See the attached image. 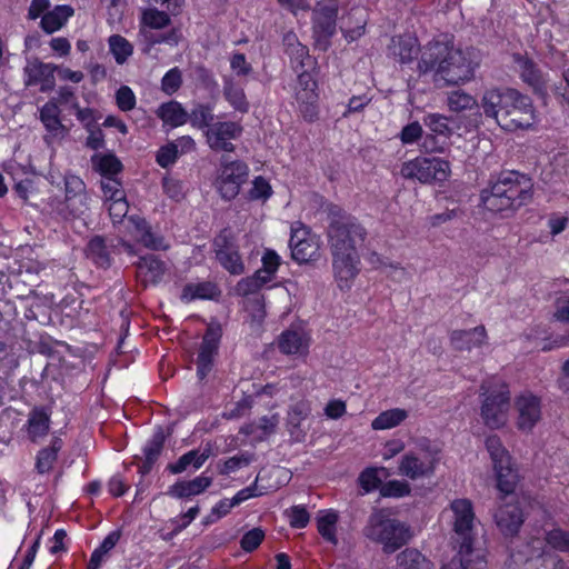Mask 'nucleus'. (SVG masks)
Listing matches in <instances>:
<instances>
[{"instance_id":"19","label":"nucleus","mask_w":569,"mask_h":569,"mask_svg":"<svg viewBox=\"0 0 569 569\" xmlns=\"http://www.w3.org/2000/svg\"><path fill=\"white\" fill-rule=\"evenodd\" d=\"M338 6L333 0H323L316 4L312 20L316 36H333Z\"/></svg>"},{"instance_id":"38","label":"nucleus","mask_w":569,"mask_h":569,"mask_svg":"<svg viewBox=\"0 0 569 569\" xmlns=\"http://www.w3.org/2000/svg\"><path fill=\"white\" fill-rule=\"evenodd\" d=\"M497 475V488L505 495H510L515 491L519 477L517 471L511 466V460L508 463H502L495 467Z\"/></svg>"},{"instance_id":"4","label":"nucleus","mask_w":569,"mask_h":569,"mask_svg":"<svg viewBox=\"0 0 569 569\" xmlns=\"http://www.w3.org/2000/svg\"><path fill=\"white\" fill-rule=\"evenodd\" d=\"M363 535L381 543L386 553L395 552L411 539L410 527L396 518H390L385 510L370 515Z\"/></svg>"},{"instance_id":"20","label":"nucleus","mask_w":569,"mask_h":569,"mask_svg":"<svg viewBox=\"0 0 569 569\" xmlns=\"http://www.w3.org/2000/svg\"><path fill=\"white\" fill-rule=\"evenodd\" d=\"M536 121L537 114L532 100L530 97L526 96L509 117H503L500 128L506 131H516L518 129L527 130L532 128Z\"/></svg>"},{"instance_id":"60","label":"nucleus","mask_w":569,"mask_h":569,"mask_svg":"<svg viewBox=\"0 0 569 569\" xmlns=\"http://www.w3.org/2000/svg\"><path fill=\"white\" fill-rule=\"evenodd\" d=\"M359 483L366 493L371 492L376 489L380 490L382 482L378 476V469H365L359 476Z\"/></svg>"},{"instance_id":"27","label":"nucleus","mask_w":569,"mask_h":569,"mask_svg":"<svg viewBox=\"0 0 569 569\" xmlns=\"http://www.w3.org/2000/svg\"><path fill=\"white\" fill-rule=\"evenodd\" d=\"M56 212L64 220L81 218L90 210V197L88 193L77 197H64L58 202Z\"/></svg>"},{"instance_id":"6","label":"nucleus","mask_w":569,"mask_h":569,"mask_svg":"<svg viewBox=\"0 0 569 569\" xmlns=\"http://www.w3.org/2000/svg\"><path fill=\"white\" fill-rule=\"evenodd\" d=\"M481 390V418L491 429H498L507 422L510 409V391L506 383L483 382Z\"/></svg>"},{"instance_id":"55","label":"nucleus","mask_w":569,"mask_h":569,"mask_svg":"<svg viewBox=\"0 0 569 569\" xmlns=\"http://www.w3.org/2000/svg\"><path fill=\"white\" fill-rule=\"evenodd\" d=\"M448 140L431 132L423 133L420 149L425 153H443L448 148Z\"/></svg>"},{"instance_id":"2","label":"nucleus","mask_w":569,"mask_h":569,"mask_svg":"<svg viewBox=\"0 0 569 569\" xmlns=\"http://www.w3.org/2000/svg\"><path fill=\"white\" fill-rule=\"evenodd\" d=\"M480 63V53L473 48H456L450 40L432 39L423 46L419 62L421 72L433 71L448 84L470 81Z\"/></svg>"},{"instance_id":"63","label":"nucleus","mask_w":569,"mask_h":569,"mask_svg":"<svg viewBox=\"0 0 569 569\" xmlns=\"http://www.w3.org/2000/svg\"><path fill=\"white\" fill-rule=\"evenodd\" d=\"M263 538V530L260 528H253L242 536L240 540V546L244 551L251 552L260 546Z\"/></svg>"},{"instance_id":"31","label":"nucleus","mask_w":569,"mask_h":569,"mask_svg":"<svg viewBox=\"0 0 569 569\" xmlns=\"http://www.w3.org/2000/svg\"><path fill=\"white\" fill-rule=\"evenodd\" d=\"M164 433L162 429H158L152 437L147 441L143 447L144 460L139 467L141 475H147L151 471L153 463L158 460L164 445Z\"/></svg>"},{"instance_id":"52","label":"nucleus","mask_w":569,"mask_h":569,"mask_svg":"<svg viewBox=\"0 0 569 569\" xmlns=\"http://www.w3.org/2000/svg\"><path fill=\"white\" fill-rule=\"evenodd\" d=\"M253 460V455L250 452H240L229 459L224 460L222 463L218 465L219 473L227 476L231 472L239 470L242 467L249 466Z\"/></svg>"},{"instance_id":"54","label":"nucleus","mask_w":569,"mask_h":569,"mask_svg":"<svg viewBox=\"0 0 569 569\" xmlns=\"http://www.w3.org/2000/svg\"><path fill=\"white\" fill-rule=\"evenodd\" d=\"M410 492V485L403 480H389L380 487V496L385 498H402L409 496Z\"/></svg>"},{"instance_id":"51","label":"nucleus","mask_w":569,"mask_h":569,"mask_svg":"<svg viewBox=\"0 0 569 569\" xmlns=\"http://www.w3.org/2000/svg\"><path fill=\"white\" fill-rule=\"evenodd\" d=\"M141 23L151 29H162L170 23L168 12L160 11L157 8L144 9L141 13Z\"/></svg>"},{"instance_id":"25","label":"nucleus","mask_w":569,"mask_h":569,"mask_svg":"<svg viewBox=\"0 0 569 569\" xmlns=\"http://www.w3.org/2000/svg\"><path fill=\"white\" fill-rule=\"evenodd\" d=\"M212 485V478L203 473L192 480H181L169 487L167 495L176 499H187L204 492Z\"/></svg>"},{"instance_id":"64","label":"nucleus","mask_w":569,"mask_h":569,"mask_svg":"<svg viewBox=\"0 0 569 569\" xmlns=\"http://www.w3.org/2000/svg\"><path fill=\"white\" fill-rule=\"evenodd\" d=\"M178 158L179 151L176 149L173 143L169 142L158 150L156 160L161 168H168L172 166Z\"/></svg>"},{"instance_id":"62","label":"nucleus","mask_w":569,"mask_h":569,"mask_svg":"<svg viewBox=\"0 0 569 569\" xmlns=\"http://www.w3.org/2000/svg\"><path fill=\"white\" fill-rule=\"evenodd\" d=\"M272 193L270 183L262 177H256L252 181V188L249 191L251 200L266 201Z\"/></svg>"},{"instance_id":"3","label":"nucleus","mask_w":569,"mask_h":569,"mask_svg":"<svg viewBox=\"0 0 569 569\" xmlns=\"http://www.w3.org/2000/svg\"><path fill=\"white\" fill-rule=\"evenodd\" d=\"M483 207L492 212L515 211L531 202L533 197L532 179L516 170L500 172L481 191Z\"/></svg>"},{"instance_id":"1","label":"nucleus","mask_w":569,"mask_h":569,"mask_svg":"<svg viewBox=\"0 0 569 569\" xmlns=\"http://www.w3.org/2000/svg\"><path fill=\"white\" fill-rule=\"evenodd\" d=\"M328 214L327 238L333 276L341 290L350 289L360 271L359 251L368 238V230L358 218L337 206H331Z\"/></svg>"},{"instance_id":"41","label":"nucleus","mask_w":569,"mask_h":569,"mask_svg":"<svg viewBox=\"0 0 569 569\" xmlns=\"http://www.w3.org/2000/svg\"><path fill=\"white\" fill-rule=\"evenodd\" d=\"M408 412L405 409L395 408L381 412L371 422L373 430H386L399 426L406 418Z\"/></svg>"},{"instance_id":"23","label":"nucleus","mask_w":569,"mask_h":569,"mask_svg":"<svg viewBox=\"0 0 569 569\" xmlns=\"http://www.w3.org/2000/svg\"><path fill=\"white\" fill-rule=\"evenodd\" d=\"M311 413L310 402L300 400L289 407L287 415V429L290 437L296 442H301L306 438V431L301 428V423Z\"/></svg>"},{"instance_id":"36","label":"nucleus","mask_w":569,"mask_h":569,"mask_svg":"<svg viewBox=\"0 0 569 569\" xmlns=\"http://www.w3.org/2000/svg\"><path fill=\"white\" fill-rule=\"evenodd\" d=\"M157 114L166 124L173 128L184 124L189 119V113L177 101L162 103Z\"/></svg>"},{"instance_id":"16","label":"nucleus","mask_w":569,"mask_h":569,"mask_svg":"<svg viewBox=\"0 0 569 569\" xmlns=\"http://www.w3.org/2000/svg\"><path fill=\"white\" fill-rule=\"evenodd\" d=\"M509 88H491L483 92L480 107L487 118H492L500 127L503 121V114L507 110L509 100Z\"/></svg>"},{"instance_id":"40","label":"nucleus","mask_w":569,"mask_h":569,"mask_svg":"<svg viewBox=\"0 0 569 569\" xmlns=\"http://www.w3.org/2000/svg\"><path fill=\"white\" fill-rule=\"evenodd\" d=\"M91 163L102 178L114 177L122 169L121 162L113 154L96 153L91 157Z\"/></svg>"},{"instance_id":"61","label":"nucleus","mask_w":569,"mask_h":569,"mask_svg":"<svg viewBox=\"0 0 569 569\" xmlns=\"http://www.w3.org/2000/svg\"><path fill=\"white\" fill-rule=\"evenodd\" d=\"M101 189L106 198V202L126 196L121 182L114 177L102 178Z\"/></svg>"},{"instance_id":"30","label":"nucleus","mask_w":569,"mask_h":569,"mask_svg":"<svg viewBox=\"0 0 569 569\" xmlns=\"http://www.w3.org/2000/svg\"><path fill=\"white\" fill-rule=\"evenodd\" d=\"M284 47L296 72L313 64L307 46L302 44L298 38H284Z\"/></svg>"},{"instance_id":"42","label":"nucleus","mask_w":569,"mask_h":569,"mask_svg":"<svg viewBox=\"0 0 569 569\" xmlns=\"http://www.w3.org/2000/svg\"><path fill=\"white\" fill-rule=\"evenodd\" d=\"M307 348L306 339L302 333L295 330H287L281 333L279 339V349L287 355L302 353Z\"/></svg>"},{"instance_id":"45","label":"nucleus","mask_w":569,"mask_h":569,"mask_svg":"<svg viewBox=\"0 0 569 569\" xmlns=\"http://www.w3.org/2000/svg\"><path fill=\"white\" fill-rule=\"evenodd\" d=\"M476 106L477 100L475 97L463 90H452L447 96V107L452 112L470 110Z\"/></svg>"},{"instance_id":"53","label":"nucleus","mask_w":569,"mask_h":569,"mask_svg":"<svg viewBox=\"0 0 569 569\" xmlns=\"http://www.w3.org/2000/svg\"><path fill=\"white\" fill-rule=\"evenodd\" d=\"M486 448L493 461V467L508 463L511 460L500 438L497 436H490L486 439Z\"/></svg>"},{"instance_id":"21","label":"nucleus","mask_w":569,"mask_h":569,"mask_svg":"<svg viewBox=\"0 0 569 569\" xmlns=\"http://www.w3.org/2000/svg\"><path fill=\"white\" fill-rule=\"evenodd\" d=\"M51 423V411L46 407H34L28 413L24 425L28 439L38 443L48 436Z\"/></svg>"},{"instance_id":"34","label":"nucleus","mask_w":569,"mask_h":569,"mask_svg":"<svg viewBox=\"0 0 569 569\" xmlns=\"http://www.w3.org/2000/svg\"><path fill=\"white\" fill-rule=\"evenodd\" d=\"M137 268L140 274L144 276L146 281L152 283L160 281L166 272V263L154 254L140 257Z\"/></svg>"},{"instance_id":"9","label":"nucleus","mask_w":569,"mask_h":569,"mask_svg":"<svg viewBox=\"0 0 569 569\" xmlns=\"http://www.w3.org/2000/svg\"><path fill=\"white\" fill-rule=\"evenodd\" d=\"M249 176V167L241 160H230L229 157L222 156L220 159V168L216 180V186L226 200L234 199L240 191L241 186L247 181Z\"/></svg>"},{"instance_id":"14","label":"nucleus","mask_w":569,"mask_h":569,"mask_svg":"<svg viewBox=\"0 0 569 569\" xmlns=\"http://www.w3.org/2000/svg\"><path fill=\"white\" fill-rule=\"evenodd\" d=\"M127 229L137 242L150 250H167L169 248L164 237L153 232L146 219L139 216L128 218Z\"/></svg>"},{"instance_id":"26","label":"nucleus","mask_w":569,"mask_h":569,"mask_svg":"<svg viewBox=\"0 0 569 569\" xmlns=\"http://www.w3.org/2000/svg\"><path fill=\"white\" fill-rule=\"evenodd\" d=\"M63 447V440L60 437H52L50 443L41 448L34 458V470L39 475H47L58 460V455Z\"/></svg>"},{"instance_id":"29","label":"nucleus","mask_w":569,"mask_h":569,"mask_svg":"<svg viewBox=\"0 0 569 569\" xmlns=\"http://www.w3.org/2000/svg\"><path fill=\"white\" fill-rule=\"evenodd\" d=\"M487 333L483 326H478L470 330H455L451 332L450 341L457 350H468L482 346Z\"/></svg>"},{"instance_id":"37","label":"nucleus","mask_w":569,"mask_h":569,"mask_svg":"<svg viewBox=\"0 0 569 569\" xmlns=\"http://www.w3.org/2000/svg\"><path fill=\"white\" fill-rule=\"evenodd\" d=\"M218 292L217 286L209 281L188 283L182 289L181 299L187 302L196 299H213Z\"/></svg>"},{"instance_id":"35","label":"nucleus","mask_w":569,"mask_h":569,"mask_svg":"<svg viewBox=\"0 0 569 569\" xmlns=\"http://www.w3.org/2000/svg\"><path fill=\"white\" fill-rule=\"evenodd\" d=\"M396 562V569H432V562L416 548L402 550Z\"/></svg>"},{"instance_id":"8","label":"nucleus","mask_w":569,"mask_h":569,"mask_svg":"<svg viewBox=\"0 0 569 569\" xmlns=\"http://www.w3.org/2000/svg\"><path fill=\"white\" fill-rule=\"evenodd\" d=\"M400 174L421 183L443 182L450 174V163L441 158L417 157L402 163Z\"/></svg>"},{"instance_id":"47","label":"nucleus","mask_w":569,"mask_h":569,"mask_svg":"<svg viewBox=\"0 0 569 569\" xmlns=\"http://www.w3.org/2000/svg\"><path fill=\"white\" fill-rule=\"evenodd\" d=\"M398 48V52L395 50V53L399 56L401 62H409L419 53L422 54L423 47L420 48V43L418 42V38H398V43L395 44V49Z\"/></svg>"},{"instance_id":"50","label":"nucleus","mask_w":569,"mask_h":569,"mask_svg":"<svg viewBox=\"0 0 569 569\" xmlns=\"http://www.w3.org/2000/svg\"><path fill=\"white\" fill-rule=\"evenodd\" d=\"M109 51L118 64H123L132 56L133 46L126 38H109Z\"/></svg>"},{"instance_id":"49","label":"nucleus","mask_w":569,"mask_h":569,"mask_svg":"<svg viewBox=\"0 0 569 569\" xmlns=\"http://www.w3.org/2000/svg\"><path fill=\"white\" fill-rule=\"evenodd\" d=\"M191 124L198 129H208L214 120L213 110L209 104H198L189 114Z\"/></svg>"},{"instance_id":"33","label":"nucleus","mask_w":569,"mask_h":569,"mask_svg":"<svg viewBox=\"0 0 569 569\" xmlns=\"http://www.w3.org/2000/svg\"><path fill=\"white\" fill-rule=\"evenodd\" d=\"M451 121V118L438 112L426 113L422 118V124L428 131L442 137L443 140H449L455 133Z\"/></svg>"},{"instance_id":"17","label":"nucleus","mask_w":569,"mask_h":569,"mask_svg":"<svg viewBox=\"0 0 569 569\" xmlns=\"http://www.w3.org/2000/svg\"><path fill=\"white\" fill-rule=\"evenodd\" d=\"M289 246L291 256L298 263H305L313 259L318 253V243L306 228L292 230Z\"/></svg>"},{"instance_id":"39","label":"nucleus","mask_w":569,"mask_h":569,"mask_svg":"<svg viewBox=\"0 0 569 569\" xmlns=\"http://www.w3.org/2000/svg\"><path fill=\"white\" fill-rule=\"evenodd\" d=\"M223 97L234 110L241 113H247L249 111V102L246 98L243 88L234 83L232 80L224 81Z\"/></svg>"},{"instance_id":"28","label":"nucleus","mask_w":569,"mask_h":569,"mask_svg":"<svg viewBox=\"0 0 569 569\" xmlns=\"http://www.w3.org/2000/svg\"><path fill=\"white\" fill-rule=\"evenodd\" d=\"M112 244L108 243L107 238L102 236L92 237L86 247V257L91 260L97 267L107 269L111 266V249Z\"/></svg>"},{"instance_id":"11","label":"nucleus","mask_w":569,"mask_h":569,"mask_svg":"<svg viewBox=\"0 0 569 569\" xmlns=\"http://www.w3.org/2000/svg\"><path fill=\"white\" fill-rule=\"evenodd\" d=\"M221 335V327L219 325L208 326L196 359L197 376L199 380L206 379L214 367Z\"/></svg>"},{"instance_id":"43","label":"nucleus","mask_w":569,"mask_h":569,"mask_svg":"<svg viewBox=\"0 0 569 569\" xmlns=\"http://www.w3.org/2000/svg\"><path fill=\"white\" fill-rule=\"evenodd\" d=\"M338 515L335 511H327L317 518V528L321 537L332 545L338 543L336 525Z\"/></svg>"},{"instance_id":"44","label":"nucleus","mask_w":569,"mask_h":569,"mask_svg":"<svg viewBox=\"0 0 569 569\" xmlns=\"http://www.w3.org/2000/svg\"><path fill=\"white\" fill-rule=\"evenodd\" d=\"M200 460L201 457L198 456V449H192L179 457L176 462L169 463L167 466V470L172 475L182 473L189 468L198 470L203 466Z\"/></svg>"},{"instance_id":"32","label":"nucleus","mask_w":569,"mask_h":569,"mask_svg":"<svg viewBox=\"0 0 569 569\" xmlns=\"http://www.w3.org/2000/svg\"><path fill=\"white\" fill-rule=\"evenodd\" d=\"M74 10L71 6L61 4L56 6L52 10L46 12L41 18V27L44 32L53 33L61 29V27L72 17Z\"/></svg>"},{"instance_id":"56","label":"nucleus","mask_w":569,"mask_h":569,"mask_svg":"<svg viewBox=\"0 0 569 569\" xmlns=\"http://www.w3.org/2000/svg\"><path fill=\"white\" fill-rule=\"evenodd\" d=\"M162 189L163 192L173 201H180L184 198L186 190L184 184L181 180L171 177L164 176L162 178Z\"/></svg>"},{"instance_id":"22","label":"nucleus","mask_w":569,"mask_h":569,"mask_svg":"<svg viewBox=\"0 0 569 569\" xmlns=\"http://www.w3.org/2000/svg\"><path fill=\"white\" fill-rule=\"evenodd\" d=\"M497 527L505 536H515L523 523V513L519 505L505 503L495 513Z\"/></svg>"},{"instance_id":"5","label":"nucleus","mask_w":569,"mask_h":569,"mask_svg":"<svg viewBox=\"0 0 569 569\" xmlns=\"http://www.w3.org/2000/svg\"><path fill=\"white\" fill-rule=\"evenodd\" d=\"M450 510L453 515L455 541L459 543L458 557L451 560H463L468 565L473 566L476 565L477 557H481L485 560L482 555L479 552L475 553L472 549L475 521L472 502L466 498L455 499L450 503Z\"/></svg>"},{"instance_id":"59","label":"nucleus","mask_w":569,"mask_h":569,"mask_svg":"<svg viewBox=\"0 0 569 569\" xmlns=\"http://www.w3.org/2000/svg\"><path fill=\"white\" fill-rule=\"evenodd\" d=\"M108 211L113 223L122 222L123 218L127 217L129 204L126 196L107 201Z\"/></svg>"},{"instance_id":"48","label":"nucleus","mask_w":569,"mask_h":569,"mask_svg":"<svg viewBox=\"0 0 569 569\" xmlns=\"http://www.w3.org/2000/svg\"><path fill=\"white\" fill-rule=\"evenodd\" d=\"M545 541L551 549L569 553V531L555 527L545 532Z\"/></svg>"},{"instance_id":"18","label":"nucleus","mask_w":569,"mask_h":569,"mask_svg":"<svg viewBox=\"0 0 569 569\" xmlns=\"http://www.w3.org/2000/svg\"><path fill=\"white\" fill-rule=\"evenodd\" d=\"M23 71L27 87L39 86L42 92H48L53 89L56 84V68L53 66L34 60L29 61Z\"/></svg>"},{"instance_id":"57","label":"nucleus","mask_w":569,"mask_h":569,"mask_svg":"<svg viewBox=\"0 0 569 569\" xmlns=\"http://www.w3.org/2000/svg\"><path fill=\"white\" fill-rule=\"evenodd\" d=\"M182 84V73L178 67L171 68L161 79V90L171 96L176 93Z\"/></svg>"},{"instance_id":"10","label":"nucleus","mask_w":569,"mask_h":569,"mask_svg":"<svg viewBox=\"0 0 569 569\" xmlns=\"http://www.w3.org/2000/svg\"><path fill=\"white\" fill-rule=\"evenodd\" d=\"M213 250L219 263L231 274L244 272V263L239 253L238 244L227 230L219 233L213 241Z\"/></svg>"},{"instance_id":"7","label":"nucleus","mask_w":569,"mask_h":569,"mask_svg":"<svg viewBox=\"0 0 569 569\" xmlns=\"http://www.w3.org/2000/svg\"><path fill=\"white\" fill-rule=\"evenodd\" d=\"M439 462V450L429 441L420 442L403 453L399 460L398 475L411 480L430 478Z\"/></svg>"},{"instance_id":"24","label":"nucleus","mask_w":569,"mask_h":569,"mask_svg":"<svg viewBox=\"0 0 569 569\" xmlns=\"http://www.w3.org/2000/svg\"><path fill=\"white\" fill-rule=\"evenodd\" d=\"M512 58L513 62L518 67L522 81L531 87L535 92L543 93L546 90V82L542 72L538 69L536 63L528 57L520 53H515Z\"/></svg>"},{"instance_id":"12","label":"nucleus","mask_w":569,"mask_h":569,"mask_svg":"<svg viewBox=\"0 0 569 569\" xmlns=\"http://www.w3.org/2000/svg\"><path fill=\"white\" fill-rule=\"evenodd\" d=\"M243 128L234 121H218L212 123L206 131V140L213 151L233 152L236 147L232 140L242 134Z\"/></svg>"},{"instance_id":"46","label":"nucleus","mask_w":569,"mask_h":569,"mask_svg":"<svg viewBox=\"0 0 569 569\" xmlns=\"http://www.w3.org/2000/svg\"><path fill=\"white\" fill-rule=\"evenodd\" d=\"M60 109L54 100L48 101L40 109V120L51 132H57L62 128L61 120L59 118Z\"/></svg>"},{"instance_id":"58","label":"nucleus","mask_w":569,"mask_h":569,"mask_svg":"<svg viewBox=\"0 0 569 569\" xmlns=\"http://www.w3.org/2000/svg\"><path fill=\"white\" fill-rule=\"evenodd\" d=\"M420 122L412 121L406 124L399 132V139L402 144H413L422 139L423 129Z\"/></svg>"},{"instance_id":"15","label":"nucleus","mask_w":569,"mask_h":569,"mask_svg":"<svg viewBox=\"0 0 569 569\" xmlns=\"http://www.w3.org/2000/svg\"><path fill=\"white\" fill-rule=\"evenodd\" d=\"M518 411L517 427L521 431H530L541 418L540 399L531 393H523L516 399Z\"/></svg>"},{"instance_id":"13","label":"nucleus","mask_w":569,"mask_h":569,"mask_svg":"<svg viewBox=\"0 0 569 569\" xmlns=\"http://www.w3.org/2000/svg\"><path fill=\"white\" fill-rule=\"evenodd\" d=\"M317 82L311 73L307 70L298 72V86L296 89V98L299 103L300 112L303 118L312 121L317 117V100L316 92Z\"/></svg>"}]
</instances>
